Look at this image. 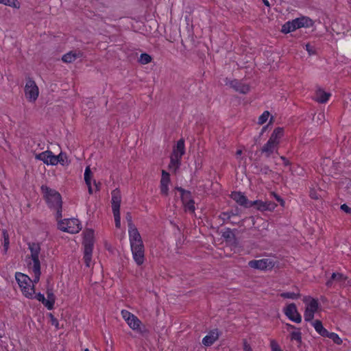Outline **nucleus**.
I'll use <instances>...</instances> for the list:
<instances>
[{
	"label": "nucleus",
	"instance_id": "nucleus-1",
	"mask_svg": "<svg viewBox=\"0 0 351 351\" xmlns=\"http://www.w3.org/2000/svg\"><path fill=\"white\" fill-rule=\"evenodd\" d=\"M42 190L45 192V198L48 206L56 211V219H60L62 217V201L60 194L53 189H51L44 186H42Z\"/></svg>",
	"mask_w": 351,
	"mask_h": 351
},
{
	"label": "nucleus",
	"instance_id": "nucleus-2",
	"mask_svg": "<svg viewBox=\"0 0 351 351\" xmlns=\"http://www.w3.org/2000/svg\"><path fill=\"white\" fill-rule=\"evenodd\" d=\"M31 252L32 262L29 263V267L32 270L34 274V282H38L40 276V263L39 254L40 247L38 243H30L28 244Z\"/></svg>",
	"mask_w": 351,
	"mask_h": 351
},
{
	"label": "nucleus",
	"instance_id": "nucleus-3",
	"mask_svg": "<svg viewBox=\"0 0 351 351\" xmlns=\"http://www.w3.org/2000/svg\"><path fill=\"white\" fill-rule=\"evenodd\" d=\"M16 280L25 297L32 298L35 293L34 291V276L32 280L28 276L22 274H16Z\"/></svg>",
	"mask_w": 351,
	"mask_h": 351
},
{
	"label": "nucleus",
	"instance_id": "nucleus-4",
	"mask_svg": "<svg viewBox=\"0 0 351 351\" xmlns=\"http://www.w3.org/2000/svg\"><path fill=\"white\" fill-rule=\"evenodd\" d=\"M58 228L64 232L71 234L77 233L81 229V225L77 219H58Z\"/></svg>",
	"mask_w": 351,
	"mask_h": 351
},
{
	"label": "nucleus",
	"instance_id": "nucleus-5",
	"mask_svg": "<svg viewBox=\"0 0 351 351\" xmlns=\"http://www.w3.org/2000/svg\"><path fill=\"white\" fill-rule=\"evenodd\" d=\"M303 301L306 304L304 313V320L306 322H311L314 317L315 313L319 308L318 301L311 297H305Z\"/></svg>",
	"mask_w": 351,
	"mask_h": 351
},
{
	"label": "nucleus",
	"instance_id": "nucleus-6",
	"mask_svg": "<svg viewBox=\"0 0 351 351\" xmlns=\"http://www.w3.org/2000/svg\"><path fill=\"white\" fill-rule=\"evenodd\" d=\"M121 315L133 330H136L141 333L143 332L141 328V321L136 315L126 310L121 311Z\"/></svg>",
	"mask_w": 351,
	"mask_h": 351
},
{
	"label": "nucleus",
	"instance_id": "nucleus-7",
	"mask_svg": "<svg viewBox=\"0 0 351 351\" xmlns=\"http://www.w3.org/2000/svg\"><path fill=\"white\" fill-rule=\"evenodd\" d=\"M39 91L35 82L28 78L25 86V95L26 98L31 102L35 101L38 97Z\"/></svg>",
	"mask_w": 351,
	"mask_h": 351
},
{
	"label": "nucleus",
	"instance_id": "nucleus-8",
	"mask_svg": "<svg viewBox=\"0 0 351 351\" xmlns=\"http://www.w3.org/2000/svg\"><path fill=\"white\" fill-rule=\"evenodd\" d=\"M283 311L285 315L292 322L295 323H300L302 322V317L294 303L288 304L284 308Z\"/></svg>",
	"mask_w": 351,
	"mask_h": 351
},
{
	"label": "nucleus",
	"instance_id": "nucleus-9",
	"mask_svg": "<svg viewBox=\"0 0 351 351\" xmlns=\"http://www.w3.org/2000/svg\"><path fill=\"white\" fill-rule=\"evenodd\" d=\"M132 256L135 263L138 265H141L145 261V247L144 245H137L130 246Z\"/></svg>",
	"mask_w": 351,
	"mask_h": 351
},
{
	"label": "nucleus",
	"instance_id": "nucleus-10",
	"mask_svg": "<svg viewBox=\"0 0 351 351\" xmlns=\"http://www.w3.org/2000/svg\"><path fill=\"white\" fill-rule=\"evenodd\" d=\"M255 206L256 208L261 212L273 211L277 206V204L271 201L256 200L251 202V207Z\"/></svg>",
	"mask_w": 351,
	"mask_h": 351
},
{
	"label": "nucleus",
	"instance_id": "nucleus-11",
	"mask_svg": "<svg viewBox=\"0 0 351 351\" xmlns=\"http://www.w3.org/2000/svg\"><path fill=\"white\" fill-rule=\"evenodd\" d=\"M248 265L254 269L265 270L274 267V263L268 258L261 260H252L248 263Z\"/></svg>",
	"mask_w": 351,
	"mask_h": 351
},
{
	"label": "nucleus",
	"instance_id": "nucleus-12",
	"mask_svg": "<svg viewBox=\"0 0 351 351\" xmlns=\"http://www.w3.org/2000/svg\"><path fill=\"white\" fill-rule=\"evenodd\" d=\"M226 84L229 85L235 91L242 94H246L250 90L248 84H243L237 80H228V79H226Z\"/></svg>",
	"mask_w": 351,
	"mask_h": 351
},
{
	"label": "nucleus",
	"instance_id": "nucleus-13",
	"mask_svg": "<svg viewBox=\"0 0 351 351\" xmlns=\"http://www.w3.org/2000/svg\"><path fill=\"white\" fill-rule=\"evenodd\" d=\"M35 158L43 161L47 165H54L55 155L51 151L43 152L35 154Z\"/></svg>",
	"mask_w": 351,
	"mask_h": 351
},
{
	"label": "nucleus",
	"instance_id": "nucleus-14",
	"mask_svg": "<svg viewBox=\"0 0 351 351\" xmlns=\"http://www.w3.org/2000/svg\"><path fill=\"white\" fill-rule=\"evenodd\" d=\"M231 198L239 205L245 208H251V202L241 192L234 191L230 195Z\"/></svg>",
	"mask_w": 351,
	"mask_h": 351
},
{
	"label": "nucleus",
	"instance_id": "nucleus-15",
	"mask_svg": "<svg viewBox=\"0 0 351 351\" xmlns=\"http://www.w3.org/2000/svg\"><path fill=\"white\" fill-rule=\"evenodd\" d=\"M130 246L143 244L141 236L136 227L128 230Z\"/></svg>",
	"mask_w": 351,
	"mask_h": 351
},
{
	"label": "nucleus",
	"instance_id": "nucleus-16",
	"mask_svg": "<svg viewBox=\"0 0 351 351\" xmlns=\"http://www.w3.org/2000/svg\"><path fill=\"white\" fill-rule=\"evenodd\" d=\"M291 22L293 23V27H295V30L300 27H307L313 25V21L305 16L297 18L292 20Z\"/></svg>",
	"mask_w": 351,
	"mask_h": 351
},
{
	"label": "nucleus",
	"instance_id": "nucleus-17",
	"mask_svg": "<svg viewBox=\"0 0 351 351\" xmlns=\"http://www.w3.org/2000/svg\"><path fill=\"white\" fill-rule=\"evenodd\" d=\"M121 201V197L120 191L117 189L112 191V209L113 213L120 211Z\"/></svg>",
	"mask_w": 351,
	"mask_h": 351
},
{
	"label": "nucleus",
	"instance_id": "nucleus-18",
	"mask_svg": "<svg viewBox=\"0 0 351 351\" xmlns=\"http://www.w3.org/2000/svg\"><path fill=\"white\" fill-rule=\"evenodd\" d=\"M219 338V332L217 330H213L205 336L202 339V343L205 346H212Z\"/></svg>",
	"mask_w": 351,
	"mask_h": 351
},
{
	"label": "nucleus",
	"instance_id": "nucleus-19",
	"mask_svg": "<svg viewBox=\"0 0 351 351\" xmlns=\"http://www.w3.org/2000/svg\"><path fill=\"white\" fill-rule=\"evenodd\" d=\"M84 247H92L94 245V232L92 230H86L84 232Z\"/></svg>",
	"mask_w": 351,
	"mask_h": 351
},
{
	"label": "nucleus",
	"instance_id": "nucleus-20",
	"mask_svg": "<svg viewBox=\"0 0 351 351\" xmlns=\"http://www.w3.org/2000/svg\"><path fill=\"white\" fill-rule=\"evenodd\" d=\"M278 145L268 140L267 143L261 149L262 153L265 154L267 157H269L277 149Z\"/></svg>",
	"mask_w": 351,
	"mask_h": 351
},
{
	"label": "nucleus",
	"instance_id": "nucleus-21",
	"mask_svg": "<svg viewBox=\"0 0 351 351\" xmlns=\"http://www.w3.org/2000/svg\"><path fill=\"white\" fill-rule=\"evenodd\" d=\"M185 153V147H184V141L183 138L180 139L177 143L176 147L173 149V154L176 155V158H182V156Z\"/></svg>",
	"mask_w": 351,
	"mask_h": 351
},
{
	"label": "nucleus",
	"instance_id": "nucleus-22",
	"mask_svg": "<svg viewBox=\"0 0 351 351\" xmlns=\"http://www.w3.org/2000/svg\"><path fill=\"white\" fill-rule=\"evenodd\" d=\"M82 53L78 51H69V53L64 54L62 60L63 62L66 63H71L74 62L77 58L81 57Z\"/></svg>",
	"mask_w": 351,
	"mask_h": 351
},
{
	"label": "nucleus",
	"instance_id": "nucleus-23",
	"mask_svg": "<svg viewBox=\"0 0 351 351\" xmlns=\"http://www.w3.org/2000/svg\"><path fill=\"white\" fill-rule=\"evenodd\" d=\"M330 97V94L325 92L322 89H318L316 91L315 100L319 103L324 104L326 103Z\"/></svg>",
	"mask_w": 351,
	"mask_h": 351
},
{
	"label": "nucleus",
	"instance_id": "nucleus-24",
	"mask_svg": "<svg viewBox=\"0 0 351 351\" xmlns=\"http://www.w3.org/2000/svg\"><path fill=\"white\" fill-rule=\"evenodd\" d=\"M282 136H283V129L282 128H277L273 131L269 140L271 141L272 142L275 143L276 144L279 145L280 141Z\"/></svg>",
	"mask_w": 351,
	"mask_h": 351
},
{
	"label": "nucleus",
	"instance_id": "nucleus-25",
	"mask_svg": "<svg viewBox=\"0 0 351 351\" xmlns=\"http://www.w3.org/2000/svg\"><path fill=\"white\" fill-rule=\"evenodd\" d=\"M312 324L318 334L322 337H326V335H328V331L325 328H324L321 321L317 319L313 322Z\"/></svg>",
	"mask_w": 351,
	"mask_h": 351
},
{
	"label": "nucleus",
	"instance_id": "nucleus-26",
	"mask_svg": "<svg viewBox=\"0 0 351 351\" xmlns=\"http://www.w3.org/2000/svg\"><path fill=\"white\" fill-rule=\"evenodd\" d=\"M93 249L92 247H84V261L88 267L92 265Z\"/></svg>",
	"mask_w": 351,
	"mask_h": 351
},
{
	"label": "nucleus",
	"instance_id": "nucleus-27",
	"mask_svg": "<svg viewBox=\"0 0 351 351\" xmlns=\"http://www.w3.org/2000/svg\"><path fill=\"white\" fill-rule=\"evenodd\" d=\"M47 299H46V307L49 310H51L53 308L56 298L52 291L49 289L47 290Z\"/></svg>",
	"mask_w": 351,
	"mask_h": 351
},
{
	"label": "nucleus",
	"instance_id": "nucleus-28",
	"mask_svg": "<svg viewBox=\"0 0 351 351\" xmlns=\"http://www.w3.org/2000/svg\"><path fill=\"white\" fill-rule=\"evenodd\" d=\"M346 279L344 276L340 273H333L330 280L326 282L327 287H331L333 281L341 282Z\"/></svg>",
	"mask_w": 351,
	"mask_h": 351
},
{
	"label": "nucleus",
	"instance_id": "nucleus-29",
	"mask_svg": "<svg viewBox=\"0 0 351 351\" xmlns=\"http://www.w3.org/2000/svg\"><path fill=\"white\" fill-rule=\"evenodd\" d=\"M290 339L291 341H296L298 346L302 343V333L300 328L296 330L291 331L290 333Z\"/></svg>",
	"mask_w": 351,
	"mask_h": 351
},
{
	"label": "nucleus",
	"instance_id": "nucleus-30",
	"mask_svg": "<svg viewBox=\"0 0 351 351\" xmlns=\"http://www.w3.org/2000/svg\"><path fill=\"white\" fill-rule=\"evenodd\" d=\"M177 190L179 191L181 193V199L182 203H184L188 201L192 200L191 192L189 191H186L181 187H178Z\"/></svg>",
	"mask_w": 351,
	"mask_h": 351
},
{
	"label": "nucleus",
	"instance_id": "nucleus-31",
	"mask_svg": "<svg viewBox=\"0 0 351 351\" xmlns=\"http://www.w3.org/2000/svg\"><path fill=\"white\" fill-rule=\"evenodd\" d=\"M280 297L283 298H288L291 300H296L300 297V291L297 292H283L280 294Z\"/></svg>",
	"mask_w": 351,
	"mask_h": 351
},
{
	"label": "nucleus",
	"instance_id": "nucleus-32",
	"mask_svg": "<svg viewBox=\"0 0 351 351\" xmlns=\"http://www.w3.org/2000/svg\"><path fill=\"white\" fill-rule=\"evenodd\" d=\"M58 162L62 165H64L66 163H67V156L66 154L60 152V154H59L58 156H55L54 165H56Z\"/></svg>",
	"mask_w": 351,
	"mask_h": 351
},
{
	"label": "nucleus",
	"instance_id": "nucleus-33",
	"mask_svg": "<svg viewBox=\"0 0 351 351\" xmlns=\"http://www.w3.org/2000/svg\"><path fill=\"white\" fill-rule=\"evenodd\" d=\"M295 30V27H293V23L288 21L282 25V32L287 34Z\"/></svg>",
	"mask_w": 351,
	"mask_h": 351
},
{
	"label": "nucleus",
	"instance_id": "nucleus-34",
	"mask_svg": "<svg viewBox=\"0 0 351 351\" xmlns=\"http://www.w3.org/2000/svg\"><path fill=\"white\" fill-rule=\"evenodd\" d=\"M181 158H176V155L172 154L171 156L170 164L169 165V167L170 168L175 167L176 169L178 168L179 167V165H180Z\"/></svg>",
	"mask_w": 351,
	"mask_h": 351
},
{
	"label": "nucleus",
	"instance_id": "nucleus-35",
	"mask_svg": "<svg viewBox=\"0 0 351 351\" xmlns=\"http://www.w3.org/2000/svg\"><path fill=\"white\" fill-rule=\"evenodd\" d=\"M326 337L331 339L335 343L340 345L342 343V340L339 337V335L335 332H328V335H326Z\"/></svg>",
	"mask_w": 351,
	"mask_h": 351
},
{
	"label": "nucleus",
	"instance_id": "nucleus-36",
	"mask_svg": "<svg viewBox=\"0 0 351 351\" xmlns=\"http://www.w3.org/2000/svg\"><path fill=\"white\" fill-rule=\"evenodd\" d=\"M170 182L169 173L166 172L165 170L162 171V178L160 180V184L169 185Z\"/></svg>",
	"mask_w": 351,
	"mask_h": 351
},
{
	"label": "nucleus",
	"instance_id": "nucleus-37",
	"mask_svg": "<svg viewBox=\"0 0 351 351\" xmlns=\"http://www.w3.org/2000/svg\"><path fill=\"white\" fill-rule=\"evenodd\" d=\"M2 234H3V237L4 251H5V252H6L9 247V244H10L9 236H8L7 231L4 230H3Z\"/></svg>",
	"mask_w": 351,
	"mask_h": 351
},
{
	"label": "nucleus",
	"instance_id": "nucleus-38",
	"mask_svg": "<svg viewBox=\"0 0 351 351\" xmlns=\"http://www.w3.org/2000/svg\"><path fill=\"white\" fill-rule=\"evenodd\" d=\"M152 61V57L147 53H142L139 58V62L143 64H146Z\"/></svg>",
	"mask_w": 351,
	"mask_h": 351
},
{
	"label": "nucleus",
	"instance_id": "nucleus-39",
	"mask_svg": "<svg viewBox=\"0 0 351 351\" xmlns=\"http://www.w3.org/2000/svg\"><path fill=\"white\" fill-rule=\"evenodd\" d=\"M92 178V172L89 166L86 167L84 172V180L86 184H88Z\"/></svg>",
	"mask_w": 351,
	"mask_h": 351
},
{
	"label": "nucleus",
	"instance_id": "nucleus-40",
	"mask_svg": "<svg viewBox=\"0 0 351 351\" xmlns=\"http://www.w3.org/2000/svg\"><path fill=\"white\" fill-rule=\"evenodd\" d=\"M183 204L184 205V208H185L186 210H188L191 213L195 211V205H194L195 202L193 199L191 201L186 202Z\"/></svg>",
	"mask_w": 351,
	"mask_h": 351
},
{
	"label": "nucleus",
	"instance_id": "nucleus-41",
	"mask_svg": "<svg viewBox=\"0 0 351 351\" xmlns=\"http://www.w3.org/2000/svg\"><path fill=\"white\" fill-rule=\"evenodd\" d=\"M269 117V112L268 111H265L258 118V123L259 125L264 124L268 119Z\"/></svg>",
	"mask_w": 351,
	"mask_h": 351
},
{
	"label": "nucleus",
	"instance_id": "nucleus-42",
	"mask_svg": "<svg viewBox=\"0 0 351 351\" xmlns=\"http://www.w3.org/2000/svg\"><path fill=\"white\" fill-rule=\"evenodd\" d=\"M222 237L226 239H232L235 238V235L230 228H227L225 232H223Z\"/></svg>",
	"mask_w": 351,
	"mask_h": 351
},
{
	"label": "nucleus",
	"instance_id": "nucleus-43",
	"mask_svg": "<svg viewBox=\"0 0 351 351\" xmlns=\"http://www.w3.org/2000/svg\"><path fill=\"white\" fill-rule=\"evenodd\" d=\"M0 3L16 8L18 2L16 0H0Z\"/></svg>",
	"mask_w": 351,
	"mask_h": 351
},
{
	"label": "nucleus",
	"instance_id": "nucleus-44",
	"mask_svg": "<svg viewBox=\"0 0 351 351\" xmlns=\"http://www.w3.org/2000/svg\"><path fill=\"white\" fill-rule=\"evenodd\" d=\"M113 215H114V217L115 226L117 228H119L121 227L120 211L113 213Z\"/></svg>",
	"mask_w": 351,
	"mask_h": 351
},
{
	"label": "nucleus",
	"instance_id": "nucleus-45",
	"mask_svg": "<svg viewBox=\"0 0 351 351\" xmlns=\"http://www.w3.org/2000/svg\"><path fill=\"white\" fill-rule=\"evenodd\" d=\"M125 219L127 220V221L128 223V228H129V229L130 228H133L136 227L134 226V224L133 223V222H132V215H131L130 213H126Z\"/></svg>",
	"mask_w": 351,
	"mask_h": 351
},
{
	"label": "nucleus",
	"instance_id": "nucleus-46",
	"mask_svg": "<svg viewBox=\"0 0 351 351\" xmlns=\"http://www.w3.org/2000/svg\"><path fill=\"white\" fill-rule=\"evenodd\" d=\"M306 49L308 51L309 56L315 55L316 54V51L315 49V47L312 46L311 44L307 43L305 45Z\"/></svg>",
	"mask_w": 351,
	"mask_h": 351
},
{
	"label": "nucleus",
	"instance_id": "nucleus-47",
	"mask_svg": "<svg viewBox=\"0 0 351 351\" xmlns=\"http://www.w3.org/2000/svg\"><path fill=\"white\" fill-rule=\"evenodd\" d=\"M271 348L272 351H282L279 345L274 340L271 341Z\"/></svg>",
	"mask_w": 351,
	"mask_h": 351
},
{
	"label": "nucleus",
	"instance_id": "nucleus-48",
	"mask_svg": "<svg viewBox=\"0 0 351 351\" xmlns=\"http://www.w3.org/2000/svg\"><path fill=\"white\" fill-rule=\"evenodd\" d=\"M35 298L38 301L41 302L46 306L47 301L43 294L39 293L35 295Z\"/></svg>",
	"mask_w": 351,
	"mask_h": 351
},
{
	"label": "nucleus",
	"instance_id": "nucleus-49",
	"mask_svg": "<svg viewBox=\"0 0 351 351\" xmlns=\"http://www.w3.org/2000/svg\"><path fill=\"white\" fill-rule=\"evenodd\" d=\"M160 193L162 195H168V191H169L168 185H165L164 184H160Z\"/></svg>",
	"mask_w": 351,
	"mask_h": 351
},
{
	"label": "nucleus",
	"instance_id": "nucleus-50",
	"mask_svg": "<svg viewBox=\"0 0 351 351\" xmlns=\"http://www.w3.org/2000/svg\"><path fill=\"white\" fill-rule=\"evenodd\" d=\"M340 208L345 213L348 214H351V208L349 207L347 204H343L341 206Z\"/></svg>",
	"mask_w": 351,
	"mask_h": 351
},
{
	"label": "nucleus",
	"instance_id": "nucleus-51",
	"mask_svg": "<svg viewBox=\"0 0 351 351\" xmlns=\"http://www.w3.org/2000/svg\"><path fill=\"white\" fill-rule=\"evenodd\" d=\"M243 351H252L250 345L245 339H243Z\"/></svg>",
	"mask_w": 351,
	"mask_h": 351
},
{
	"label": "nucleus",
	"instance_id": "nucleus-52",
	"mask_svg": "<svg viewBox=\"0 0 351 351\" xmlns=\"http://www.w3.org/2000/svg\"><path fill=\"white\" fill-rule=\"evenodd\" d=\"M220 217L223 221L228 220L230 219V214L229 213L224 212L221 214Z\"/></svg>",
	"mask_w": 351,
	"mask_h": 351
},
{
	"label": "nucleus",
	"instance_id": "nucleus-53",
	"mask_svg": "<svg viewBox=\"0 0 351 351\" xmlns=\"http://www.w3.org/2000/svg\"><path fill=\"white\" fill-rule=\"evenodd\" d=\"M272 194L274 196V197L276 198V199L280 203V204L281 206H284L285 201L279 195H278L277 194H276L274 193H273Z\"/></svg>",
	"mask_w": 351,
	"mask_h": 351
},
{
	"label": "nucleus",
	"instance_id": "nucleus-54",
	"mask_svg": "<svg viewBox=\"0 0 351 351\" xmlns=\"http://www.w3.org/2000/svg\"><path fill=\"white\" fill-rule=\"evenodd\" d=\"M286 328H287V330L290 332H291V330L292 331L296 330L298 328H296L295 326L290 324H287Z\"/></svg>",
	"mask_w": 351,
	"mask_h": 351
},
{
	"label": "nucleus",
	"instance_id": "nucleus-55",
	"mask_svg": "<svg viewBox=\"0 0 351 351\" xmlns=\"http://www.w3.org/2000/svg\"><path fill=\"white\" fill-rule=\"evenodd\" d=\"M87 186H88V193L89 194H92L93 193V189H92V186H91V182H89L88 184H86Z\"/></svg>",
	"mask_w": 351,
	"mask_h": 351
},
{
	"label": "nucleus",
	"instance_id": "nucleus-56",
	"mask_svg": "<svg viewBox=\"0 0 351 351\" xmlns=\"http://www.w3.org/2000/svg\"><path fill=\"white\" fill-rule=\"evenodd\" d=\"M310 196L313 199H317V196L316 195L315 193H314V192H311Z\"/></svg>",
	"mask_w": 351,
	"mask_h": 351
},
{
	"label": "nucleus",
	"instance_id": "nucleus-57",
	"mask_svg": "<svg viewBox=\"0 0 351 351\" xmlns=\"http://www.w3.org/2000/svg\"><path fill=\"white\" fill-rule=\"evenodd\" d=\"M263 3H264L266 6H267V7H269V6H270L269 3V1H268L267 0H263Z\"/></svg>",
	"mask_w": 351,
	"mask_h": 351
},
{
	"label": "nucleus",
	"instance_id": "nucleus-58",
	"mask_svg": "<svg viewBox=\"0 0 351 351\" xmlns=\"http://www.w3.org/2000/svg\"><path fill=\"white\" fill-rule=\"evenodd\" d=\"M241 153H242L241 150H238V151L237 152V155H241Z\"/></svg>",
	"mask_w": 351,
	"mask_h": 351
},
{
	"label": "nucleus",
	"instance_id": "nucleus-59",
	"mask_svg": "<svg viewBox=\"0 0 351 351\" xmlns=\"http://www.w3.org/2000/svg\"><path fill=\"white\" fill-rule=\"evenodd\" d=\"M228 213L230 214V217H231L232 216H234V215H236L235 213H233V212H232V211H231V212H228Z\"/></svg>",
	"mask_w": 351,
	"mask_h": 351
},
{
	"label": "nucleus",
	"instance_id": "nucleus-60",
	"mask_svg": "<svg viewBox=\"0 0 351 351\" xmlns=\"http://www.w3.org/2000/svg\"><path fill=\"white\" fill-rule=\"evenodd\" d=\"M94 183H95V187H96V190H99V187H98V186H97V184L95 181H94Z\"/></svg>",
	"mask_w": 351,
	"mask_h": 351
},
{
	"label": "nucleus",
	"instance_id": "nucleus-61",
	"mask_svg": "<svg viewBox=\"0 0 351 351\" xmlns=\"http://www.w3.org/2000/svg\"><path fill=\"white\" fill-rule=\"evenodd\" d=\"M4 334H2L0 332V338H2L3 337Z\"/></svg>",
	"mask_w": 351,
	"mask_h": 351
},
{
	"label": "nucleus",
	"instance_id": "nucleus-62",
	"mask_svg": "<svg viewBox=\"0 0 351 351\" xmlns=\"http://www.w3.org/2000/svg\"><path fill=\"white\" fill-rule=\"evenodd\" d=\"M84 351H89V350L88 348H86Z\"/></svg>",
	"mask_w": 351,
	"mask_h": 351
},
{
	"label": "nucleus",
	"instance_id": "nucleus-63",
	"mask_svg": "<svg viewBox=\"0 0 351 351\" xmlns=\"http://www.w3.org/2000/svg\"><path fill=\"white\" fill-rule=\"evenodd\" d=\"M265 128L264 127V128H263V132H264V131H265Z\"/></svg>",
	"mask_w": 351,
	"mask_h": 351
}]
</instances>
